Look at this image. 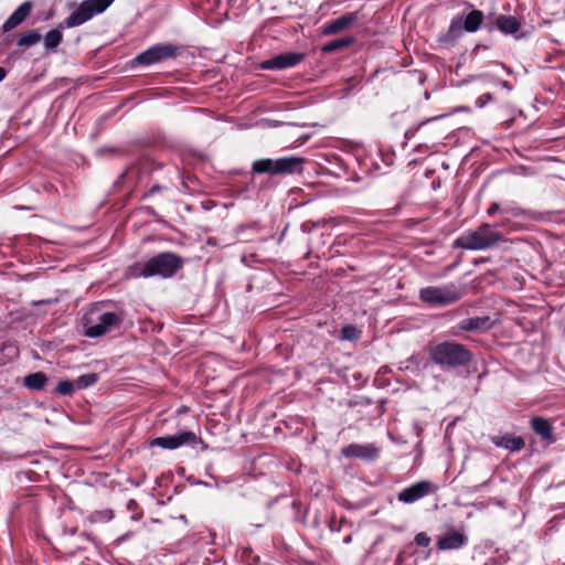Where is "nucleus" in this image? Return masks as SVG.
Masks as SVG:
<instances>
[{"mask_svg":"<svg viewBox=\"0 0 565 565\" xmlns=\"http://www.w3.org/2000/svg\"><path fill=\"white\" fill-rule=\"evenodd\" d=\"M126 318V311L113 301H99L92 305L83 318L84 334L87 338H100L119 329Z\"/></svg>","mask_w":565,"mask_h":565,"instance_id":"1","label":"nucleus"},{"mask_svg":"<svg viewBox=\"0 0 565 565\" xmlns=\"http://www.w3.org/2000/svg\"><path fill=\"white\" fill-rule=\"evenodd\" d=\"M47 381L46 374L39 371L26 375L23 379V385L31 391L41 392L45 388Z\"/></svg>","mask_w":565,"mask_h":565,"instance_id":"21","label":"nucleus"},{"mask_svg":"<svg viewBox=\"0 0 565 565\" xmlns=\"http://www.w3.org/2000/svg\"><path fill=\"white\" fill-rule=\"evenodd\" d=\"M530 425L532 430L540 436L542 440L547 441L548 444L555 441L554 428L548 419L541 416H534L531 418Z\"/></svg>","mask_w":565,"mask_h":565,"instance_id":"18","label":"nucleus"},{"mask_svg":"<svg viewBox=\"0 0 565 565\" xmlns=\"http://www.w3.org/2000/svg\"><path fill=\"white\" fill-rule=\"evenodd\" d=\"M201 443V438L193 431L183 430L175 435H167L153 438L150 441V447H160L168 450H174L185 445L195 446Z\"/></svg>","mask_w":565,"mask_h":565,"instance_id":"9","label":"nucleus"},{"mask_svg":"<svg viewBox=\"0 0 565 565\" xmlns=\"http://www.w3.org/2000/svg\"><path fill=\"white\" fill-rule=\"evenodd\" d=\"M484 20V14L480 10H471L465 18L455 17L448 30L439 36V42L446 45H454L462 35L463 31L468 33L477 32Z\"/></svg>","mask_w":565,"mask_h":565,"instance_id":"6","label":"nucleus"},{"mask_svg":"<svg viewBox=\"0 0 565 565\" xmlns=\"http://www.w3.org/2000/svg\"><path fill=\"white\" fill-rule=\"evenodd\" d=\"M486 28L492 31L497 28L501 33L509 35L514 34L521 29V22L513 15L500 14L494 19V23H487Z\"/></svg>","mask_w":565,"mask_h":565,"instance_id":"14","label":"nucleus"},{"mask_svg":"<svg viewBox=\"0 0 565 565\" xmlns=\"http://www.w3.org/2000/svg\"><path fill=\"white\" fill-rule=\"evenodd\" d=\"M445 116H446V115H439V116H434V117L427 118V119H425V120L420 121L417 126H415V127H412V128L407 129V130H406L405 136H406L407 138H411V137L415 136V134H416V132H417V131H418L423 126H425L426 124L431 122V121H435V120H438V119H440V118H443V117H445Z\"/></svg>","mask_w":565,"mask_h":565,"instance_id":"28","label":"nucleus"},{"mask_svg":"<svg viewBox=\"0 0 565 565\" xmlns=\"http://www.w3.org/2000/svg\"><path fill=\"white\" fill-rule=\"evenodd\" d=\"M41 39H42V35L38 30H31V31L23 33L18 39L17 44H18V46H21V47H31V46L38 44L41 41Z\"/></svg>","mask_w":565,"mask_h":565,"instance_id":"24","label":"nucleus"},{"mask_svg":"<svg viewBox=\"0 0 565 565\" xmlns=\"http://www.w3.org/2000/svg\"><path fill=\"white\" fill-rule=\"evenodd\" d=\"M6 70L3 67H0V82L6 77Z\"/></svg>","mask_w":565,"mask_h":565,"instance_id":"37","label":"nucleus"},{"mask_svg":"<svg viewBox=\"0 0 565 565\" xmlns=\"http://www.w3.org/2000/svg\"><path fill=\"white\" fill-rule=\"evenodd\" d=\"M430 537L425 532H420L415 536V543L418 546L427 547L430 544Z\"/></svg>","mask_w":565,"mask_h":565,"instance_id":"31","label":"nucleus"},{"mask_svg":"<svg viewBox=\"0 0 565 565\" xmlns=\"http://www.w3.org/2000/svg\"><path fill=\"white\" fill-rule=\"evenodd\" d=\"M126 508L128 511H136L138 509V503L135 499H130L127 504H126Z\"/></svg>","mask_w":565,"mask_h":565,"instance_id":"35","label":"nucleus"},{"mask_svg":"<svg viewBox=\"0 0 565 565\" xmlns=\"http://www.w3.org/2000/svg\"><path fill=\"white\" fill-rule=\"evenodd\" d=\"M468 542V536L463 532L451 530L439 537L436 546L440 551L459 550Z\"/></svg>","mask_w":565,"mask_h":565,"instance_id":"12","label":"nucleus"},{"mask_svg":"<svg viewBox=\"0 0 565 565\" xmlns=\"http://www.w3.org/2000/svg\"><path fill=\"white\" fill-rule=\"evenodd\" d=\"M353 42H354V39L352 36H345L342 39L333 40V41L326 43L322 46V52L332 53V52H335V51H339V50L350 46L351 44H353Z\"/></svg>","mask_w":565,"mask_h":565,"instance_id":"23","label":"nucleus"},{"mask_svg":"<svg viewBox=\"0 0 565 565\" xmlns=\"http://www.w3.org/2000/svg\"><path fill=\"white\" fill-rule=\"evenodd\" d=\"M305 58L303 53L285 52L260 63L262 70H286L298 65Z\"/></svg>","mask_w":565,"mask_h":565,"instance_id":"10","label":"nucleus"},{"mask_svg":"<svg viewBox=\"0 0 565 565\" xmlns=\"http://www.w3.org/2000/svg\"><path fill=\"white\" fill-rule=\"evenodd\" d=\"M350 542H351V536L349 535V536H347V537L344 539V543H347V544H348V543H350Z\"/></svg>","mask_w":565,"mask_h":565,"instance_id":"38","label":"nucleus"},{"mask_svg":"<svg viewBox=\"0 0 565 565\" xmlns=\"http://www.w3.org/2000/svg\"><path fill=\"white\" fill-rule=\"evenodd\" d=\"M492 95L490 93H486V94H482L481 96L478 97L476 104L478 107L482 108L486 106V104H488L489 102L492 100Z\"/></svg>","mask_w":565,"mask_h":565,"instance_id":"32","label":"nucleus"},{"mask_svg":"<svg viewBox=\"0 0 565 565\" xmlns=\"http://www.w3.org/2000/svg\"><path fill=\"white\" fill-rule=\"evenodd\" d=\"M179 51L180 47L172 43H159L138 54L136 62L140 65H151L164 60L174 58Z\"/></svg>","mask_w":565,"mask_h":565,"instance_id":"8","label":"nucleus"},{"mask_svg":"<svg viewBox=\"0 0 565 565\" xmlns=\"http://www.w3.org/2000/svg\"><path fill=\"white\" fill-rule=\"evenodd\" d=\"M501 210H502V209H501L500 204L494 202V203H492V204L489 206V209H488V211H487V214H488L489 216H493L497 212H499V211L501 212Z\"/></svg>","mask_w":565,"mask_h":565,"instance_id":"34","label":"nucleus"},{"mask_svg":"<svg viewBox=\"0 0 565 565\" xmlns=\"http://www.w3.org/2000/svg\"><path fill=\"white\" fill-rule=\"evenodd\" d=\"M489 317L467 318L459 322L458 328L461 331H477L489 328Z\"/></svg>","mask_w":565,"mask_h":565,"instance_id":"22","label":"nucleus"},{"mask_svg":"<svg viewBox=\"0 0 565 565\" xmlns=\"http://www.w3.org/2000/svg\"><path fill=\"white\" fill-rule=\"evenodd\" d=\"M430 360L445 369H456L468 365L472 353L461 343L444 341L429 349Z\"/></svg>","mask_w":565,"mask_h":565,"instance_id":"4","label":"nucleus"},{"mask_svg":"<svg viewBox=\"0 0 565 565\" xmlns=\"http://www.w3.org/2000/svg\"><path fill=\"white\" fill-rule=\"evenodd\" d=\"M491 441L500 448L508 449L510 451H520L525 447V441L522 437H513L510 435L492 436Z\"/></svg>","mask_w":565,"mask_h":565,"instance_id":"19","label":"nucleus"},{"mask_svg":"<svg viewBox=\"0 0 565 565\" xmlns=\"http://www.w3.org/2000/svg\"><path fill=\"white\" fill-rule=\"evenodd\" d=\"M305 162L306 160L302 157L291 156L278 158L277 175L301 173Z\"/></svg>","mask_w":565,"mask_h":565,"instance_id":"15","label":"nucleus"},{"mask_svg":"<svg viewBox=\"0 0 565 565\" xmlns=\"http://www.w3.org/2000/svg\"><path fill=\"white\" fill-rule=\"evenodd\" d=\"M359 20V12H350L347 14H343L330 22H328L323 26L322 33L324 35H333L337 34L345 29H348L350 25L355 23Z\"/></svg>","mask_w":565,"mask_h":565,"instance_id":"13","label":"nucleus"},{"mask_svg":"<svg viewBox=\"0 0 565 565\" xmlns=\"http://www.w3.org/2000/svg\"><path fill=\"white\" fill-rule=\"evenodd\" d=\"M162 189H163V188H162L161 185L156 184V185H153V186H151V188H150V190L148 191V193H147L146 195H152V194H154V193H157V192L162 191Z\"/></svg>","mask_w":565,"mask_h":565,"instance_id":"36","label":"nucleus"},{"mask_svg":"<svg viewBox=\"0 0 565 565\" xmlns=\"http://www.w3.org/2000/svg\"><path fill=\"white\" fill-rule=\"evenodd\" d=\"M436 490V487L430 481H419L415 484H412L408 488L403 489L398 495L397 499L401 502L404 503H413L430 493H433Z\"/></svg>","mask_w":565,"mask_h":565,"instance_id":"11","label":"nucleus"},{"mask_svg":"<svg viewBox=\"0 0 565 565\" xmlns=\"http://www.w3.org/2000/svg\"><path fill=\"white\" fill-rule=\"evenodd\" d=\"M76 390L75 381L63 380L60 381L55 387V393L62 396H72Z\"/></svg>","mask_w":565,"mask_h":565,"instance_id":"26","label":"nucleus"},{"mask_svg":"<svg viewBox=\"0 0 565 565\" xmlns=\"http://www.w3.org/2000/svg\"><path fill=\"white\" fill-rule=\"evenodd\" d=\"M341 452L344 457H355L360 459L372 460L377 457L379 449L370 444H350L347 447L342 448Z\"/></svg>","mask_w":565,"mask_h":565,"instance_id":"17","label":"nucleus"},{"mask_svg":"<svg viewBox=\"0 0 565 565\" xmlns=\"http://www.w3.org/2000/svg\"><path fill=\"white\" fill-rule=\"evenodd\" d=\"M93 518H94V520L108 522V521L113 520L114 512L111 510L97 511L93 514Z\"/></svg>","mask_w":565,"mask_h":565,"instance_id":"30","label":"nucleus"},{"mask_svg":"<svg viewBox=\"0 0 565 565\" xmlns=\"http://www.w3.org/2000/svg\"><path fill=\"white\" fill-rule=\"evenodd\" d=\"M342 337L345 340H353L358 338V330L353 326H344L341 330Z\"/></svg>","mask_w":565,"mask_h":565,"instance_id":"29","label":"nucleus"},{"mask_svg":"<svg viewBox=\"0 0 565 565\" xmlns=\"http://www.w3.org/2000/svg\"><path fill=\"white\" fill-rule=\"evenodd\" d=\"M63 40L60 29L49 31L44 36V45L47 50L56 49Z\"/></svg>","mask_w":565,"mask_h":565,"instance_id":"25","label":"nucleus"},{"mask_svg":"<svg viewBox=\"0 0 565 565\" xmlns=\"http://www.w3.org/2000/svg\"><path fill=\"white\" fill-rule=\"evenodd\" d=\"M278 159H259L253 162L252 171L255 174L277 175Z\"/></svg>","mask_w":565,"mask_h":565,"instance_id":"20","label":"nucleus"},{"mask_svg":"<svg viewBox=\"0 0 565 565\" xmlns=\"http://www.w3.org/2000/svg\"><path fill=\"white\" fill-rule=\"evenodd\" d=\"M463 290L456 284L441 286H428L419 290V299L424 303L434 308L450 306L463 297Z\"/></svg>","mask_w":565,"mask_h":565,"instance_id":"5","label":"nucleus"},{"mask_svg":"<svg viewBox=\"0 0 565 565\" xmlns=\"http://www.w3.org/2000/svg\"><path fill=\"white\" fill-rule=\"evenodd\" d=\"M502 225L503 222L494 225L482 223L475 231H467L462 233L455 241V246L469 250H484L492 248L498 243L504 241L503 234L495 230Z\"/></svg>","mask_w":565,"mask_h":565,"instance_id":"2","label":"nucleus"},{"mask_svg":"<svg viewBox=\"0 0 565 565\" xmlns=\"http://www.w3.org/2000/svg\"><path fill=\"white\" fill-rule=\"evenodd\" d=\"M32 8L33 6L31 1H25L20 4L2 24V32H9L20 25L30 15Z\"/></svg>","mask_w":565,"mask_h":565,"instance_id":"16","label":"nucleus"},{"mask_svg":"<svg viewBox=\"0 0 565 565\" xmlns=\"http://www.w3.org/2000/svg\"><path fill=\"white\" fill-rule=\"evenodd\" d=\"M183 266V259L175 253L163 252L151 257L143 264H137L134 267V276L170 278L177 274Z\"/></svg>","mask_w":565,"mask_h":565,"instance_id":"3","label":"nucleus"},{"mask_svg":"<svg viewBox=\"0 0 565 565\" xmlns=\"http://www.w3.org/2000/svg\"><path fill=\"white\" fill-rule=\"evenodd\" d=\"M114 1L115 0H84L58 28H75L82 25L94 15L104 12Z\"/></svg>","mask_w":565,"mask_h":565,"instance_id":"7","label":"nucleus"},{"mask_svg":"<svg viewBox=\"0 0 565 565\" xmlns=\"http://www.w3.org/2000/svg\"><path fill=\"white\" fill-rule=\"evenodd\" d=\"M98 381V375L96 373H88L81 375L76 381V388H86L88 386L94 385Z\"/></svg>","mask_w":565,"mask_h":565,"instance_id":"27","label":"nucleus"},{"mask_svg":"<svg viewBox=\"0 0 565 565\" xmlns=\"http://www.w3.org/2000/svg\"><path fill=\"white\" fill-rule=\"evenodd\" d=\"M501 213L504 215L519 216L523 211L520 207H503Z\"/></svg>","mask_w":565,"mask_h":565,"instance_id":"33","label":"nucleus"}]
</instances>
